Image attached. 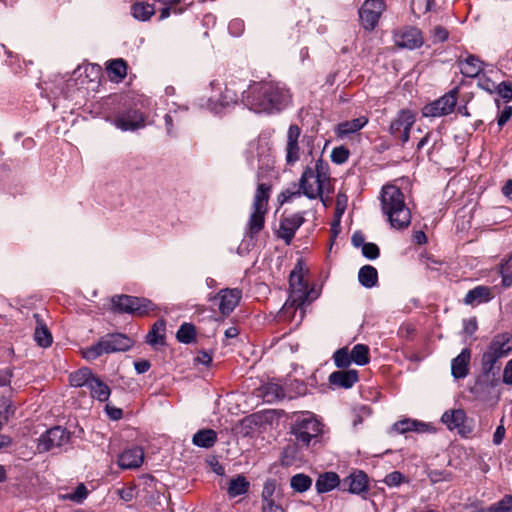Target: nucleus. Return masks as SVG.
Returning a JSON list of instances; mask_svg holds the SVG:
<instances>
[{
    "mask_svg": "<svg viewBox=\"0 0 512 512\" xmlns=\"http://www.w3.org/2000/svg\"><path fill=\"white\" fill-rule=\"evenodd\" d=\"M249 482L242 475L233 478L229 482L227 493L229 497L235 498L237 496L245 494L249 489Z\"/></svg>",
    "mask_w": 512,
    "mask_h": 512,
    "instance_id": "39",
    "label": "nucleus"
},
{
    "mask_svg": "<svg viewBox=\"0 0 512 512\" xmlns=\"http://www.w3.org/2000/svg\"><path fill=\"white\" fill-rule=\"evenodd\" d=\"M238 83L235 81L230 82L225 86L223 92H221L217 101L219 102L221 107L229 106L230 104H235L239 100V88Z\"/></svg>",
    "mask_w": 512,
    "mask_h": 512,
    "instance_id": "35",
    "label": "nucleus"
},
{
    "mask_svg": "<svg viewBox=\"0 0 512 512\" xmlns=\"http://www.w3.org/2000/svg\"><path fill=\"white\" fill-rule=\"evenodd\" d=\"M351 352L352 361L359 365L364 366L369 363V347L365 344H356Z\"/></svg>",
    "mask_w": 512,
    "mask_h": 512,
    "instance_id": "42",
    "label": "nucleus"
},
{
    "mask_svg": "<svg viewBox=\"0 0 512 512\" xmlns=\"http://www.w3.org/2000/svg\"><path fill=\"white\" fill-rule=\"evenodd\" d=\"M134 341L122 333H109L102 336L97 343L83 350V357L93 361L104 354L125 352L132 348Z\"/></svg>",
    "mask_w": 512,
    "mask_h": 512,
    "instance_id": "3",
    "label": "nucleus"
},
{
    "mask_svg": "<svg viewBox=\"0 0 512 512\" xmlns=\"http://www.w3.org/2000/svg\"><path fill=\"white\" fill-rule=\"evenodd\" d=\"M241 96L244 105L257 113L280 111L289 99L288 91L274 82H255Z\"/></svg>",
    "mask_w": 512,
    "mask_h": 512,
    "instance_id": "1",
    "label": "nucleus"
},
{
    "mask_svg": "<svg viewBox=\"0 0 512 512\" xmlns=\"http://www.w3.org/2000/svg\"><path fill=\"white\" fill-rule=\"evenodd\" d=\"M106 69L112 81L119 82L127 75V63L122 58L111 60Z\"/></svg>",
    "mask_w": 512,
    "mask_h": 512,
    "instance_id": "34",
    "label": "nucleus"
},
{
    "mask_svg": "<svg viewBox=\"0 0 512 512\" xmlns=\"http://www.w3.org/2000/svg\"><path fill=\"white\" fill-rule=\"evenodd\" d=\"M434 0H411V10L414 15L420 16L431 10Z\"/></svg>",
    "mask_w": 512,
    "mask_h": 512,
    "instance_id": "48",
    "label": "nucleus"
},
{
    "mask_svg": "<svg viewBox=\"0 0 512 512\" xmlns=\"http://www.w3.org/2000/svg\"><path fill=\"white\" fill-rule=\"evenodd\" d=\"M368 477L361 470H355L341 479V491L351 494H361L368 491Z\"/></svg>",
    "mask_w": 512,
    "mask_h": 512,
    "instance_id": "14",
    "label": "nucleus"
},
{
    "mask_svg": "<svg viewBox=\"0 0 512 512\" xmlns=\"http://www.w3.org/2000/svg\"><path fill=\"white\" fill-rule=\"evenodd\" d=\"M368 123V118L360 116L358 118L341 122L336 127V134L340 138H344L360 131Z\"/></svg>",
    "mask_w": 512,
    "mask_h": 512,
    "instance_id": "28",
    "label": "nucleus"
},
{
    "mask_svg": "<svg viewBox=\"0 0 512 512\" xmlns=\"http://www.w3.org/2000/svg\"><path fill=\"white\" fill-rule=\"evenodd\" d=\"M503 382L507 385L512 384V359H510L503 371Z\"/></svg>",
    "mask_w": 512,
    "mask_h": 512,
    "instance_id": "63",
    "label": "nucleus"
},
{
    "mask_svg": "<svg viewBox=\"0 0 512 512\" xmlns=\"http://www.w3.org/2000/svg\"><path fill=\"white\" fill-rule=\"evenodd\" d=\"M13 376L10 368L0 369V387L9 385Z\"/></svg>",
    "mask_w": 512,
    "mask_h": 512,
    "instance_id": "61",
    "label": "nucleus"
},
{
    "mask_svg": "<svg viewBox=\"0 0 512 512\" xmlns=\"http://www.w3.org/2000/svg\"><path fill=\"white\" fill-rule=\"evenodd\" d=\"M458 88H453L439 99L426 104L422 109L424 117H442L452 113L457 104Z\"/></svg>",
    "mask_w": 512,
    "mask_h": 512,
    "instance_id": "7",
    "label": "nucleus"
},
{
    "mask_svg": "<svg viewBox=\"0 0 512 512\" xmlns=\"http://www.w3.org/2000/svg\"><path fill=\"white\" fill-rule=\"evenodd\" d=\"M333 360L336 367L340 369L348 368L352 361L351 352H349L347 347L340 348L336 350L333 354Z\"/></svg>",
    "mask_w": 512,
    "mask_h": 512,
    "instance_id": "45",
    "label": "nucleus"
},
{
    "mask_svg": "<svg viewBox=\"0 0 512 512\" xmlns=\"http://www.w3.org/2000/svg\"><path fill=\"white\" fill-rule=\"evenodd\" d=\"M88 389L91 397L97 399L100 402H105L109 399L111 390L107 384H105L99 377L94 376L90 382Z\"/></svg>",
    "mask_w": 512,
    "mask_h": 512,
    "instance_id": "29",
    "label": "nucleus"
},
{
    "mask_svg": "<svg viewBox=\"0 0 512 512\" xmlns=\"http://www.w3.org/2000/svg\"><path fill=\"white\" fill-rule=\"evenodd\" d=\"M500 358L496 357V355L487 349L481 358V366H482V377H485L487 379H490V376L493 377V379L490 382L491 387H495L498 383V380L495 379L496 372L495 365L498 362Z\"/></svg>",
    "mask_w": 512,
    "mask_h": 512,
    "instance_id": "27",
    "label": "nucleus"
},
{
    "mask_svg": "<svg viewBox=\"0 0 512 512\" xmlns=\"http://www.w3.org/2000/svg\"><path fill=\"white\" fill-rule=\"evenodd\" d=\"M135 300L131 304L133 311L130 314L132 315L145 316L158 310L157 305L147 298L135 296Z\"/></svg>",
    "mask_w": 512,
    "mask_h": 512,
    "instance_id": "36",
    "label": "nucleus"
},
{
    "mask_svg": "<svg viewBox=\"0 0 512 512\" xmlns=\"http://www.w3.org/2000/svg\"><path fill=\"white\" fill-rule=\"evenodd\" d=\"M117 494L119 495V497L122 500L129 502V501L133 500V498L135 497V487L129 486V487L118 489Z\"/></svg>",
    "mask_w": 512,
    "mask_h": 512,
    "instance_id": "59",
    "label": "nucleus"
},
{
    "mask_svg": "<svg viewBox=\"0 0 512 512\" xmlns=\"http://www.w3.org/2000/svg\"><path fill=\"white\" fill-rule=\"evenodd\" d=\"M92 371L89 368H82L70 374V384L74 387L86 386L88 388L93 377Z\"/></svg>",
    "mask_w": 512,
    "mask_h": 512,
    "instance_id": "40",
    "label": "nucleus"
},
{
    "mask_svg": "<svg viewBox=\"0 0 512 512\" xmlns=\"http://www.w3.org/2000/svg\"><path fill=\"white\" fill-rule=\"evenodd\" d=\"M217 441V433L212 429H202L196 432L192 438L194 445L201 448H211Z\"/></svg>",
    "mask_w": 512,
    "mask_h": 512,
    "instance_id": "30",
    "label": "nucleus"
},
{
    "mask_svg": "<svg viewBox=\"0 0 512 512\" xmlns=\"http://www.w3.org/2000/svg\"><path fill=\"white\" fill-rule=\"evenodd\" d=\"M144 122L143 114L134 108L119 112L114 119V125L122 131H134L142 128Z\"/></svg>",
    "mask_w": 512,
    "mask_h": 512,
    "instance_id": "13",
    "label": "nucleus"
},
{
    "mask_svg": "<svg viewBox=\"0 0 512 512\" xmlns=\"http://www.w3.org/2000/svg\"><path fill=\"white\" fill-rule=\"evenodd\" d=\"M165 329H166V322L163 319L157 320L151 330L148 332L146 336V342L151 345L155 346L157 344H163L165 339Z\"/></svg>",
    "mask_w": 512,
    "mask_h": 512,
    "instance_id": "33",
    "label": "nucleus"
},
{
    "mask_svg": "<svg viewBox=\"0 0 512 512\" xmlns=\"http://www.w3.org/2000/svg\"><path fill=\"white\" fill-rule=\"evenodd\" d=\"M303 223L304 217L299 213L284 217L280 221L278 236L283 239L287 245H289L294 238L296 231Z\"/></svg>",
    "mask_w": 512,
    "mask_h": 512,
    "instance_id": "16",
    "label": "nucleus"
},
{
    "mask_svg": "<svg viewBox=\"0 0 512 512\" xmlns=\"http://www.w3.org/2000/svg\"><path fill=\"white\" fill-rule=\"evenodd\" d=\"M101 67L97 64H88L84 67V73L90 82L98 81L101 76Z\"/></svg>",
    "mask_w": 512,
    "mask_h": 512,
    "instance_id": "55",
    "label": "nucleus"
},
{
    "mask_svg": "<svg viewBox=\"0 0 512 512\" xmlns=\"http://www.w3.org/2000/svg\"><path fill=\"white\" fill-rule=\"evenodd\" d=\"M314 178L315 183H318L319 187H322L324 190L330 184L329 165L322 159L317 160L315 164Z\"/></svg>",
    "mask_w": 512,
    "mask_h": 512,
    "instance_id": "38",
    "label": "nucleus"
},
{
    "mask_svg": "<svg viewBox=\"0 0 512 512\" xmlns=\"http://www.w3.org/2000/svg\"><path fill=\"white\" fill-rule=\"evenodd\" d=\"M491 299V288L488 286L479 285L467 292L463 299V302L465 305L477 306L482 303H487Z\"/></svg>",
    "mask_w": 512,
    "mask_h": 512,
    "instance_id": "25",
    "label": "nucleus"
},
{
    "mask_svg": "<svg viewBox=\"0 0 512 512\" xmlns=\"http://www.w3.org/2000/svg\"><path fill=\"white\" fill-rule=\"evenodd\" d=\"M497 92L506 102L510 101L512 99V84L509 82L500 83Z\"/></svg>",
    "mask_w": 512,
    "mask_h": 512,
    "instance_id": "58",
    "label": "nucleus"
},
{
    "mask_svg": "<svg viewBox=\"0 0 512 512\" xmlns=\"http://www.w3.org/2000/svg\"><path fill=\"white\" fill-rule=\"evenodd\" d=\"M448 37H449V32L443 26H440V25L435 26L431 30V38H432V42L434 44L444 42L448 39Z\"/></svg>",
    "mask_w": 512,
    "mask_h": 512,
    "instance_id": "53",
    "label": "nucleus"
},
{
    "mask_svg": "<svg viewBox=\"0 0 512 512\" xmlns=\"http://www.w3.org/2000/svg\"><path fill=\"white\" fill-rule=\"evenodd\" d=\"M488 349L500 359L508 356L512 351V335L504 333L494 336Z\"/></svg>",
    "mask_w": 512,
    "mask_h": 512,
    "instance_id": "23",
    "label": "nucleus"
},
{
    "mask_svg": "<svg viewBox=\"0 0 512 512\" xmlns=\"http://www.w3.org/2000/svg\"><path fill=\"white\" fill-rule=\"evenodd\" d=\"M262 396L267 402L283 399L285 396L283 388L274 383H269L262 387Z\"/></svg>",
    "mask_w": 512,
    "mask_h": 512,
    "instance_id": "44",
    "label": "nucleus"
},
{
    "mask_svg": "<svg viewBox=\"0 0 512 512\" xmlns=\"http://www.w3.org/2000/svg\"><path fill=\"white\" fill-rule=\"evenodd\" d=\"M328 380L332 386L350 389L359 381V374L358 371L354 369H341L332 372L329 375Z\"/></svg>",
    "mask_w": 512,
    "mask_h": 512,
    "instance_id": "18",
    "label": "nucleus"
},
{
    "mask_svg": "<svg viewBox=\"0 0 512 512\" xmlns=\"http://www.w3.org/2000/svg\"><path fill=\"white\" fill-rule=\"evenodd\" d=\"M290 433L298 447H308L313 439L321 435L322 424L312 413H302L295 418Z\"/></svg>",
    "mask_w": 512,
    "mask_h": 512,
    "instance_id": "4",
    "label": "nucleus"
},
{
    "mask_svg": "<svg viewBox=\"0 0 512 512\" xmlns=\"http://www.w3.org/2000/svg\"><path fill=\"white\" fill-rule=\"evenodd\" d=\"M71 434L61 426H54L41 434L37 440L39 453L49 452L70 442Z\"/></svg>",
    "mask_w": 512,
    "mask_h": 512,
    "instance_id": "6",
    "label": "nucleus"
},
{
    "mask_svg": "<svg viewBox=\"0 0 512 512\" xmlns=\"http://www.w3.org/2000/svg\"><path fill=\"white\" fill-rule=\"evenodd\" d=\"M457 63L465 77L474 78L483 71V62L476 55L470 54L464 60L459 58Z\"/></svg>",
    "mask_w": 512,
    "mask_h": 512,
    "instance_id": "26",
    "label": "nucleus"
},
{
    "mask_svg": "<svg viewBox=\"0 0 512 512\" xmlns=\"http://www.w3.org/2000/svg\"><path fill=\"white\" fill-rule=\"evenodd\" d=\"M105 411L108 414L109 418L112 420H119L123 416V411L120 408L111 406L109 404L106 405Z\"/></svg>",
    "mask_w": 512,
    "mask_h": 512,
    "instance_id": "60",
    "label": "nucleus"
},
{
    "mask_svg": "<svg viewBox=\"0 0 512 512\" xmlns=\"http://www.w3.org/2000/svg\"><path fill=\"white\" fill-rule=\"evenodd\" d=\"M394 41L396 46L412 50L422 46L423 37L419 29L411 27L396 32Z\"/></svg>",
    "mask_w": 512,
    "mask_h": 512,
    "instance_id": "15",
    "label": "nucleus"
},
{
    "mask_svg": "<svg viewBox=\"0 0 512 512\" xmlns=\"http://www.w3.org/2000/svg\"><path fill=\"white\" fill-rule=\"evenodd\" d=\"M362 254L364 257L370 260H374L379 257L380 250L379 247L375 243H366L362 247Z\"/></svg>",
    "mask_w": 512,
    "mask_h": 512,
    "instance_id": "56",
    "label": "nucleus"
},
{
    "mask_svg": "<svg viewBox=\"0 0 512 512\" xmlns=\"http://www.w3.org/2000/svg\"><path fill=\"white\" fill-rule=\"evenodd\" d=\"M176 338L183 344H190L194 342L196 338L195 326L191 323H183L176 333Z\"/></svg>",
    "mask_w": 512,
    "mask_h": 512,
    "instance_id": "43",
    "label": "nucleus"
},
{
    "mask_svg": "<svg viewBox=\"0 0 512 512\" xmlns=\"http://www.w3.org/2000/svg\"><path fill=\"white\" fill-rule=\"evenodd\" d=\"M301 195L302 194H301V191L299 189V186L294 183L293 187L292 188H287L285 191H283L280 194V197L282 198V203H283V202L291 201L293 198L300 197Z\"/></svg>",
    "mask_w": 512,
    "mask_h": 512,
    "instance_id": "57",
    "label": "nucleus"
},
{
    "mask_svg": "<svg viewBox=\"0 0 512 512\" xmlns=\"http://www.w3.org/2000/svg\"><path fill=\"white\" fill-rule=\"evenodd\" d=\"M406 480L405 476L399 471H393L386 475L384 482L390 487L399 486Z\"/></svg>",
    "mask_w": 512,
    "mask_h": 512,
    "instance_id": "54",
    "label": "nucleus"
},
{
    "mask_svg": "<svg viewBox=\"0 0 512 512\" xmlns=\"http://www.w3.org/2000/svg\"><path fill=\"white\" fill-rule=\"evenodd\" d=\"M358 280L365 288H372L378 283L377 269L371 265H364L358 272Z\"/></svg>",
    "mask_w": 512,
    "mask_h": 512,
    "instance_id": "32",
    "label": "nucleus"
},
{
    "mask_svg": "<svg viewBox=\"0 0 512 512\" xmlns=\"http://www.w3.org/2000/svg\"><path fill=\"white\" fill-rule=\"evenodd\" d=\"M471 351L465 348L461 353L452 359L451 374L455 379H463L469 374Z\"/></svg>",
    "mask_w": 512,
    "mask_h": 512,
    "instance_id": "21",
    "label": "nucleus"
},
{
    "mask_svg": "<svg viewBox=\"0 0 512 512\" xmlns=\"http://www.w3.org/2000/svg\"><path fill=\"white\" fill-rule=\"evenodd\" d=\"M511 116H512V107L506 106L503 109V111L501 112L500 116L498 117L499 127L504 126L507 123V121L510 119Z\"/></svg>",
    "mask_w": 512,
    "mask_h": 512,
    "instance_id": "62",
    "label": "nucleus"
},
{
    "mask_svg": "<svg viewBox=\"0 0 512 512\" xmlns=\"http://www.w3.org/2000/svg\"><path fill=\"white\" fill-rule=\"evenodd\" d=\"M350 155V151L345 146L335 147L331 152V160L335 164L345 163Z\"/></svg>",
    "mask_w": 512,
    "mask_h": 512,
    "instance_id": "51",
    "label": "nucleus"
},
{
    "mask_svg": "<svg viewBox=\"0 0 512 512\" xmlns=\"http://www.w3.org/2000/svg\"><path fill=\"white\" fill-rule=\"evenodd\" d=\"M290 295L285 303V307L301 308L308 299V286L303 280L300 271L295 267L289 277Z\"/></svg>",
    "mask_w": 512,
    "mask_h": 512,
    "instance_id": "8",
    "label": "nucleus"
},
{
    "mask_svg": "<svg viewBox=\"0 0 512 512\" xmlns=\"http://www.w3.org/2000/svg\"><path fill=\"white\" fill-rule=\"evenodd\" d=\"M242 291L238 288H225L219 291V310L222 315L228 316L239 304Z\"/></svg>",
    "mask_w": 512,
    "mask_h": 512,
    "instance_id": "17",
    "label": "nucleus"
},
{
    "mask_svg": "<svg viewBox=\"0 0 512 512\" xmlns=\"http://www.w3.org/2000/svg\"><path fill=\"white\" fill-rule=\"evenodd\" d=\"M425 427L424 423L417 422L415 420L405 419L398 421L394 424V428L397 432L403 434L409 431H423Z\"/></svg>",
    "mask_w": 512,
    "mask_h": 512,
    "instance_id": "46",
    "label": "nucleus"
},
{
    "mask_svg": "<svg viewBox=\"0 0 512 512\" xmlns=\"http://www.w3.org/2000/svg\"><path fill=\"white\" fill-rule=\"evenodd\" d=\"M441 421L450 431L456 430L461 436H467L472 432V426L468 423L466 413L462 409L444 412Z\"/></svg>",
    "mask_w": 512,
    "mask_h": 512,
    "instance_id": "11",
    "label": "nucleus"
},
{
    "mask_svg": "<svg viewBox=\"0 0 512 512\" xmlns=\"http://www.w3.org/2000/svg\"><path fill=\"white\" fill-rule=\"evenodd\" d=\"M310 179H314V170L310 167H307L299 180V189L301 194L305 195L309 199H316L317 197L322 198V193L324 189L319 187V184L316 185L309 182ZM323 201V199H321Z\"/></svg>",
    "mask_w": 512,
    "mask_h": 512,
    "instance_id": "19",
    "label": "nucleus"
},
{
    "mask_svg": "<svg viewBox=\"0 0 512 512\" xmlns=\"http://www.w3.org/2000/svg\"><path fill=\"white\" fill-rule=\"evenodd\" d=\"M14 413L15 407L12 405L11 401L6 397H0V417L3 418L5 422H8Z\"/></svg>",
    "mask_w": 512,
    "mask_h": 512,
    "instance_id": "50",
    "label": "nucleus"
},
{
    "mask_svg": "<svg viewBox=\"0 0 512 512\" xmlns=\"http://www.w3.org/2000/svg\"><path fill=\"white\" fill-rule=\"evenodd\" d=\"M131 13L135 19L147 21L155 14V7L153 4L137 2L131 6Z\"/></svg>",
    "mask_w": 512,
    "mask_h": 512,
    "instance_id": "37",
    "label": "nucleus"
},
{
    "mask_svg": "<svg viewBox=\"0 0 512 512\" xmlns=\"http://www.w3.org/2000/svg\"><path fill=\"white\" fill-rule=\"evenodd\" d=\"M33 319L35 320L34 339L37 344L43 348H47L52 344V335L44 322L41 313H34Z\"/></svg>",
    "mask_w": 512,
    "mask_h": 512,
    "instance_id": "24",
    "label": "nucleus"
},
{
    "mask_svg": "<svg viewBox=\"0 0 512 512\" xmlns=\"http://www.w3.org/2000/svg\"><path fill=\"white\" fill-rule=\"evenodd\" d=\"M338 488L341 490V479L336 472H324L319 474L316 482L315 489L318 494H324Z\"/></svg>",
    "mask_w": 512,
    "mask_h": 512,
    "instance_id": "22",
    "label": "nucleus"
},
{
    "mask_svg": "<svg viewBox=\"0 0 512 512\" xmlns=\"http://www.w3.org/2000/svg\"><path fill=\"white\" fill-rule=\"evenodd\" d=\"M380 200L382 212L392 228L402 230L410 225L411 212L400 188L395 185L383 186Z\"/></svg>",
    "mask_w": 512,
    "mask_h": 512,
    "instance_id": "2",
    "label": "nucleus"
},
{
    "mask_svg": "<svg viewBox=\"0 0 512 512\" xmlns=\"http://www.w3.org/2000/svg\"><path fill=\"white\" fill-rule=\"evenodd\" d=\"M144 461V451L142 448L135 446L124 450L118 458V465L122 469L139 468Z\"/></svg>",
    "mask_w": 512,
    "mask_h": 512,
    "instance_id": "20",
    "label": "nucleus"
},
{
    "mask_svg": "<svg viewBox=\"0 0 512 512\" xmlns=\"http://www.w3.org/2000/svg\"><path fill=\"white\" fill-rule=\"evenodd\" d=\"M500 273L502 276V285L506 288L512 285V255L501 264Z\"/></svg>",
    "mask_w": 512,
    "mask_h": 512,
    "instance_id": "47",
    "label": "nucleus"
},
{
    "mask_svg": "<svg viewBox=\"0 0 512 512\" xmlns=\"http://www.w3.org/2000/svg\"><path fill=\"white\" fill-rule=\"evenodd\" d=\"M427 476L432 484L450 482L453 479L452 473L446 470H431L428 472Z\"/></svg>",
    "mask_w": 512,
    "mask_h": 512,
    "instance_id": "49",
    "label": "nucleus"
},
{
    "mask_svg": "<svg viewBox=\"0 0 512 512\" xmlns=\"http://www.w3.org/2000/svg\"><path fill=\"white\" fill-rule=\"evenodd\" d=\"M262 512H284L280 505L275 504L274 501H267V504L262 505Z\"/></svg>",
    "mask_w": 512,
    "mask_h": 512,
    "instance_id": "64",
    "label": "nucleus"
},
{
    "mask_svg": "<svg viewBox=\"0 0 512 512\" xmlns=\"http://www.w3.org/2000/svg\"><path fill=\"white\" fill-rule=\"evenodd\" d=\"M301 128L296 124H291L287 131L285 145V161L289 166H293L300 160L301 149L299 146V138Z\"/></svg>",
    "mask_w": 512,
    "mask_h": 512,
    "instance_id": "12",
    "label": "nucleus"
},
{
    "mask_svg": "<svg viewBox=\"0 0 512 512\" xmlns=\"http://www.w3.org/2000/svg\"><path fill=\"white\" fill-rule=\"evenodd\" d=\"M290 486L294 491L303 493L311 488L312 479L304 473H298L291 477Z\"/></svg>",
    "mask_w": 512,
    "mask_h": 512,
    "instance_id": "41",
    "label": "nucleus"
},
{
    "mask_svg": "<svg viewBox=\"0 0 512 512\" xmlns=\"http://www.w3.org/2000/svg\"><path fill=\"white\" fill-rule=\"evenodd\" d=\"M87 496H88L87 487L83 483H80L76 487L75 491L66 495L65 498L69 499L73 502H76V503H82L83 500L87 498Z\"/></svg>",
    "mask_w": 512,
    "mask_h": 512,
    "instance_id": "52",
    "label": "nucleus"
},
{
    "mask_svg": "<svg viewBox=\"0 0 512 512\" xmlns=\"http://www.w3.org/2000/svg\"><path fill=\"white\" fill-rule=\"evenodd\" d=\"M385 9L383 0H365L359 9V18L366 30H373Z\"/></svg>",
    "mask_w": 512,
    "mask_h": 512,
    "instance_id": "10",
    "label": "nucleus"
},
{
    "mask_svg": "<svg viewBox=\"0 0 512 512\" xmlns=\"http://www.w3.org/2000/svg\"><path fill=\"white\" fill-rule=\"evenodd\" d=\"M415 123V116L410 110L403 109L391 121L389 132L395 138L401 140L402 145L407 143L410 138V129Z\"/></svg>",
    "mask_w": 512,
    "mask_h": 512,
    "instance_id": "9",
    "label": "nucleus"
},
{
    "mask_svg": "<svg viewBox=\"0 0 512 512\" xmlns=\"http://www.w3.org/2000/svg\"><path fill=\"white\" fill-rule=\"evenodd\" d=\"M270 190L271 186L266 183H260L257 186L252 205L253 211L247 223L246 231V235L251 238L264 228Z\"/></svg>",
    "mask_w": 512,
    "mask_h": 512,
    "instance_id": "5",
    "label": "nucleus"
},
{
    "mask_svg": "<svg viewBox=\"0 0 512 512\" xmlns=\"http://www.w3.org/2000/svg\"><path fill=\"white\" fill-rule=\"evenodd\" d=\"M135 296L131 295H115L111 298L112 311L116 313H127L133 311L131 304L135 302Z\"/></svg>",
    "mask_w": 512,
    "mask_h": 512,
    "instance_id": "31",
    "label": "nucleus"
}]
</instances>
